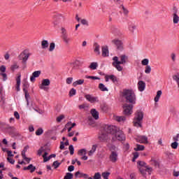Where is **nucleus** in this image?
I'll return each instance as SVG.
<instances>
[{"mask_svg": "<svg viewBox=\"0 0 179 179\" xmlns=\"http://www.w3.org/2000/svg\"><path fill=\"white\" fill-rule=\"evenodd\" d=\"M106 132L112 135V141L115 142V141H119L122 142L125 141L126 137L124 131L120 130L115 126H108L106 127Z\"/></svg>", "mask_w": 179, "mask_h": 179, "instance_id": "nucleus-1", "label": "nucleus"}, {"mask_svg": "<svg viewBox=\"0 0 179 179\" xmlns=\"http://www.w3.org/2000/svg\"><path fill=\"white\" fill-rule=\"evenodd\" d=\"M120 60H118V57L115 56L113 57L112 65L114 68L117 69V71L121 72L124 69V68L121 65H124L127 64V61H128V56L125 55H122L119 57Z\"/></svg>", "mask_w": 179, "mask_h": 179, "instance_id": "nucleus-2", "label": "nucleus"}, {"mask_svg": "<svg viewBox=\"0 0 179 179\" xmlns=\"http://www.w3.org/2000/svg\"><path fill=\"white\" fill-rule=\"evenodd\" d=\"M122 97L125 99L126 103L129 104H136V95L132 90H123Z\"/></svg>", "mask_w": 179, "mask_h": 179, "instance_id": "nucleus-3", "label": "nucleus"}, {"mask_svg": "<svg viewBox=\"0 0 179 179\" xmlns=\"http://www.w3.org/2000/svg\"><path fill=\"white\" fill-rule=\"evenodd\" d=\"M143 121V112L137 111L134 118L133 124L137 128H142V122Z\"/></svg>", "mask_w": 179, "mask_h": 179, "instance_id": "nucleus-4", "label": "nucleus"}, {"mask_svg": "<svg viewBox=\"0 0 179 179\" xmlns=\"http://www.w3.org/2000/svg\"><path fill=\"white\" fill-rule=\"evenodd\" d=\"M29 57H30V53H28L27 51L24 50L20 54L18 58L20 61H22L23 68H26V64L27 60L29 59Z\"/></svg>", "mask_w": 179, "mask_h": 179, "instance_id": "nucleus-5", "label": "nucleus"}, {"mask_svg": "<svg viewBox=\"0 0 179 179\" xmlns=\"http://www.w3.org/2000/svg\"><path fill=\"white\" fill-rule=\"evenodd\" d=\"M133 108H134V104L124 103L123 105V114L127 116L131 115V114L134 113Z\"/></svg>", "mask_w": 179, "mask_h": 179, "instance_id": "nucleus-6", "label": "nucleus"}, {"mask_svg": "<svg viewBox=\"0 0 179 179\" xmlns=\"http://www.w3.org/2000/svg\"><path fill=\"white\" fill-rule=\"evenodd\" d=\"M62 37L65 44H69L71 38L68 37V32H66V29L64 27L62 28Z\"/></svg>", "mask_w": 179, "mask_h": 179, "instance_id": "nucleus-7", "label": "nucleus"}, {"mask_svg": "<svg viewBox=\"0 0 179 179\" xmlns=\"http://www.w3.org/2000/svg\"><path fill=\"white\" fill-rule=\"evenodd\" d=\"M109 160L112 163H117L118 160V152L117 151H112L109 156Z\"/></svg>", "mask_w": 179, "mask_h": 179, "instance_id": "nucleus-8", "label": "nucleus"}, {"mask_svg": "<svg viewBox=\"0 0 179 179\" xmlns=\"http://www.w3.org/2000/svg\"><path fill=\"white\" fill-rule=\"evenodd\" d=\"M50 85H51V81L50 80V79H43L40 86V89H41L42 90H45L47 88L44 86H50Z\"/></svg>", "mask_w": 179, "mask_h": 179, "instance_id": "nucleus-9", "label": "nucleus"}, {"mask_svg": "<svg viewBox=\"0 0 179 179\" xmlns=\"http://www.w3.org/2000/svg\"><path fill=\"white\" fill-rule=\"evenodd\" d=\"M107 128L105 129V132H102L99 136V139L101 141V142H104V141H107L108 139V134L106 131Z\"/></svg>", "mask_w": 179, "mask_h": 179, "instance_id": "nucleus-10", "label": "nucleus"}, {"mask_svg": "<svg viewBox=\"0 0 179 179\" xmlns=\"http://www.w3.org/2000/svg\"><path fill=\"white\" fill-rule=\"evenodd\" d=\"M140 172L141 174H146V173H151L152 167H149L148 166H140L139 167Z\"/></svg>", "mask_w": 179, "mask_h": 179, "instance_id": "nucleus-11", "label": "nucleus"}, {"mask_svg": "<svg viewBox=\"0 0 179 179\" xmlns=\"http://www.w3.org/2000/svg\"><path fill=\"white\" fill-rule=\"evenodd\" d=\"M136 142L138 143H148V137L146 136H138L136 138Z\"/></svg>", "mask_w": 179, "mask_h": 179, "instance_id": "nucleus-12", "label": "nucleus"}, {"mask_svg": "<svg viewBox=\"0 0 179 179\" xmlns=\"http://www.w3.org/2000/svg\"><path fill=\"white\" fill-rule=\"evenodd\" d=\"M40 75H41V71H34L30 77L31 82H36V78H38Z\"/></svg>", "mask_w": 179, "mask_h": 179, "instance_id": "nucleus-13", "label": "nucleus"}, {"mask_svg": "<svg viewBox=\"0 0 179 179\" xmlns=\"http://www.w3.org/2000/svg\"><path fill=\"white\" fill-rule=\"evenodd\" d=\"M20 78H22V75L20 73L17 74V76L16 78V85H15V89L17 90V92H20V82H21V79Z\"/></svg>", "mask_w": 179, "mask_h": 179, "instance_id": "nucleus-14", "label": "nucleus"}, {"mask_svg": "<svg viewBox=\"0 0 179 179\" xmlns=\"http://www.w3.org/2000/svg\"><path fill=\"white\" fill-rule=\"evenodd\" d=\"M112 43H113V44L116 45L117 50H122L123 46H122V42L121 41L115 39L112 41Z\"/></svg>", "mask_w": 179, "mask_h": 179, "instance_id": "nucleus-15", "label": "nucleus"}, {"mask_svg": "<svg viewBox=\"0 0 179 179\" xmlns=\"http://www.w3.org/2000/svg\"><path fill=\"white\" fill-rule=\"evenodd\" d=\"M146 88V83L142 80L138 81V89L139 92H143Z\"/></svg>", "mask_w": 179, "mask_h": 179, "instance_id": "nucleus-16", "label": "nucleus"}, {"mask_svg": "<svg viewBox=\"0 0 179 179\" xmlns=\"http://www.w3.org/2000/svg\"><path fill=\"white\" fill-rule=\"evenodd\" d=\"M85 97L88 101H90V103H94L95 101H97V97H94L90 94H87Z\"/></svg>", "mask_w": 179, "mask_h": 179, "instance_id": "nucleus-17", "label": "nucleus"}, {"mask_svg": "<svg viewBox=\"0 0 179 179\" xmlns=\"http://www.w3.org/2000/svg\"><path fill=\"white\" fill-rule=\"evenodd\" d=\"M23 170H30V173H34L36 171V166H33V164H31L28 166H24L23 168Z\"/></svg>", "mask_w": 179, "mask_h": 179, "instance_id": "nucleus-18", "label": "nucleus"}, {"mask_svg": "<svg viewBox=\"0 0 179 179\" xmlns=\"http://www.w3.org/2000/svg\"><path fill=\"white\" fill-rule=\"evenodd\" d=\"M102 57H108V46L102 47Z\"/></svg>", "mask_w": 179, "mask_h": 179, "instance_id": "nucleus-19", "label": "nucleus"}, {"mask_svg": "<svg viewBox=\"0 0 179 179\" xmlns=\"http://www.w3.org/2000/svg\"><path fill=\"white\" fill-rule=\"evenodd\" d=\"M114 118L115 121H117V122H124V121L127 120L125 116H115Z\"/></svg>", "mask_w": 179, "mask_h": 179, "instance_id": "nucleus-20", "label": "nucleus"}, {"mask_svg": "<svg viewBox=\"0 0 179 179\" xmlns=\"http://www.w3.org/2000/svg\"><path fill=\"white\" fill-rule=\"evenodd\" d=\"M90 113L94 120H97L99 118V112L96 110V109H92Z\"/></svg>", "mask_w": 179, "mask_h": 179, "instance_id": "nucleus-21", "label": "nucleus"}, {"mask_svg": "<svg viewBox=\"0 0 179 179\" xmlns=\"http://www.w3.org/2000/svg\"><path fill=\"white\" fill-rule=\"evenodd\" d=\"M83 83H85V80L80 79V80H78L75 81L74 83H73V86L74 87H76V86H78L79 85H83Z\"/></svg>", "mask_w": 179, "mask_h": 179, "instance_id": "nucleus-22", "label": "nucleus"}, {"mask_svg": "<svg viewBox=\"0 0 179 179\" xmlns=\"http://www.w3.org/2000/svg\"><path fill=\"white\" fill-rule=\"evenodd\" d=\"M108 78L113 82V83H118V79L115 75H109Z\"/></svg>", "mask_w": 179, "mask_h": 179, "instance_id": "nucleus-23", "label": "nucleus"}, {"mask_svg": "<svg viewBox=\"0 0 179 179\" xmlns=\"http://www.w3.org/2000/svg\"><path fill=\"white\" fill-rule=\"evenodd\" d=\"M99 89L101 90V92H108V89L106 88V85H104L103 83H99Z\"/></svg>", "mask_w": 179, "mask_h": 179, "instance_id": "nucleus-24", "label": "nucleus"}, {"mask_svg": "<svg viewBox=\"0 0 179 179\" xmlns=\"http://www.w3.org/2000/svg\"><path fill=\"white\" fill-rule=\"evenodd\" d=\"M96 149H97V145H93L92 147V149L88 153L89 156H93V153L96 152Z\"/></svg>", "mask_w": 179, "mask_h": 179, "instance_id": "nucleus-25", "label": "nucleus"}, {"mask_svg": "<svg viewBox=\"0 0 179 179\" xmlns=\"http://www.w3.org/2000/svg\"><path fill=\"white\" fill-rule=\"evenodd\" d=\"M94 47H95L94 49V52H98V54L100 55V45H99L97 43H95L94 44Z\"/></svg>", "mask_w": 179, "mask_h": 179, "instance_id": "nucleus-26", "label": "nucleus"}, {"mask_svg": "<svg viewBox=\"0 0 179 179\" xmlns=\"http://www.w3.org/2000/svg\"><path fill=\"white\" fill-rule=\"evenodd\" d=\"M41 47L43 49L48 48V41L43 40L41 41Z\"/></svg>", "mask_w": 179, "mask_h": 179, "instance_id": "nucleus-27", "label": "nucleus"}, {"mask_svg": "<svg viewBox=\"0 0 179 179\" xmlns=\"http://www.w3.org/2000/svg\"><path fill=\"white\" fill-rule=\"evenodd\" d=\"M162 90H159L157 92V95L155 97V103H157V101H159V99H160V96H162Z\"/></svg>", "mask_w": 179, "mask_h": 179, "instance_id": "nucleus-28", "label": "nucleus"}, {"mask_svg": "<svg viewBox=\"0 0 179 179\" xmlns=\"http://www.w3.org/2000/svg\"><path fill=\"white\" fill-rule=\"evenodd\" d=\"M136 152H139V150H145V145L137 144V147L134 148Z\"/></svg>", "mask_w": 179, "mask_h": 179, "instance_id": "nucleus-29", "label": "nucleus"}, {"mask_svg": "<svg viewBox=\"0 0 179 179\" xmlns=\"http://www.w3.org/2000/svg\"><path fill=\"white\" fill-rule=\"evenodd\" d=\"M179 22V17H178V15H177V13H175L173 14V23L175 24H177V23H178Z\"/></svg>", "mask_w": 179, "mask_h": 179, "instance_id": "nucleus-30", "label": "nucleus"}, {"mask_svg": "<svg viewBox=\"0 0 179 179\" xmlns=\"http://www.w3.org/2000/svg\"><path fill=\"white\" fill-rule=\"evenodd\" d=\"M97 66H98L97 62H92L89 66V68H90V69L94 70V69H97Z\"/></svg>", "mask_w": 179, "mask_h": 179, "instance_id": "nucleus-31", "label": "nucleus"}, {"mask_svg": "<svg viewBox=\"0 0 179 179\" xmlns=\"http://www.w3.org/2000/svg\"><path fill=\"white\" fill-rule=\"evenodd\" d=\"M43 133H44V130H43V128H38V129L36 131V136H40L41 135H43Z\"/></svg>", "mask_w": 179, "mask_h": 179, "instance_id": "nucleus-32", "label": "nucleus"}, {"mask_svg": "<svg viewBox=\"0 0 179 179\" xmlns=\"http://www.w3.org/2000/svg\"><path fill=\"white\" fill-rule=\"evenodd\" d=\"M10 69L13 72H15L16 69H19V65H17V63H14L13 65H11Z\"/></svg>", "mask_w": 179, "mask_h": 179, "instance_id": "nucleus-33", "label": "nucleus"}, {"mask_svg": "<svg viewBox=\"0 0 179 179\" xmlns=\"http://www.w3.org/2000/svg\"><path fill=\"white\" fill-rule=\"evenodd\" d=\"M29 83H24V84H23V88H22V90H23V92H28L27 91V89H29Z\"/></svg>", "mask_w": 179, "mask_h": 179, "instance_id": "nucleus-34", "label": "nucleus"}, {"mask_svg": "<svg viewBox=\"0 0 179 179\" xmlns=\"http://www.w3.org/2000/svg\"><path fill=\"white\" fill-rule=\"evenodd\" d=\"M73 174L71 173H66V176H64V179H73Z\"/></svg>", "mask_w": 179, "mask_h": 179, "instance_id": "nucleus-35", "label": "nucleus"}, {"mask_svg": "<svg viewBox=\"0 0 179 179\" xmlns=\"http://www.w3.org/2000/svg\"><path fill=\"white\" fill-rule=\"evenodd\" d=\"M86 79H92L93 80H100V78L96 76H86Z\"/></svg>", "mask_w": 179, "mask_h": 179, "instance_id": "nucleus-36", "label": "nucleus"}, {"mask_svg": "<svg viewBox=\"0 0 179 179\" xmlns=\"http://www.w3.org/2000/svg\"><path fill=\"white\" fill-rule=\"evenodd\" d=\"M75 176L76 178H83V173H80V171H77L75 173Z\"/></svg>", "mask_w": 179, "mask_h": 179, "instance_id": "nucleus-37", "label": "nucleus"}, {"mask_svg": "<svg viewBox=\"0 0 179 179\" xmlns=\"http://www.w3.org/2000/svg\"><path fill=\"white\" fill-rule=\"evenodd\" d=\"M150 164L152 166H155V167H159V162L155 160V159H151L150 160Z\"/></svg>", "mask_w": 179, "mask_h": 179, "instance_id": "nucleus-38", "label": "nucleus"}, {"mask_svg": "<svg viewBox=\"0 0 179 179\" xmlns=\"http://www.w3.org/2000/svg\"><path fill=\"white\" fill-rule=\"evenodd\" d=\"M75 94H76V90L72 88L69 92V96L72 97L73 96H75Z\"/></svg>", "mask_w": 179, "mask_h": 179, "instance_id": "nucleus-39", "label": "nucleus"}, {"mask_svg": "<svg viewBox=\"0 0 179 179\" xmlns=\"http://www.w3.org/2000/svg\"><path fill=\"white\" fill-rule=\"evenodd\" d=\"M25 94V99L27 101V106H29V97H30V94H29L28 91H27V92H24Z\"/></svg>", "mask_w": 179, "mask_h": 179, "instance_id": "nucleus-40", "label": "nucleus"}, {"mask_svg": "<svg viewBox=\"0 0 179 179\" xmlns=\"http://www.w3.org/2000/svg\"><path fill=\"white\" fill-rule=\"evenodd\" d=\"M141 64H142V65H143V66H148V64H149V59H143L141 61Z\"/></svg>", "mask_w": 179, "mask_h": 179, "instance_id": "nucleus-41", "label": "nucleus"}, {"mask_svg": "<svg viewBox=\"0 0 179 179\" xmlns=\"http://www.w3.org/2000/svg\"><path fill=\"white\" fill-rule=\"evenodd\" d=\"M109 176H110V172L102 173V177L103 179H108Z\"/></svg>", "mask_w": 179, "mask_h": 179, "instance_id": "nucleus-42", "label": "nucleus"}, {"mask_svg": "<svg viewBox=\"0 0 179 179\" xmlns=\"http://www.w3.org/2000/svg\"><path fill=\"white\" fill-rule=\"evenodd\" d=\"M150 72H152V67H150V66H146L145 69V73H150Z\"/></svg>", "mask_w": 179, "mask_h": 179, "instance_id": "nucleus-43", "label": "nucleus"}, {"mask_svg": "<svg viewBox=\"0 0 179 179\" xmlns=\"http://www.w3.org/2000/svg\"><path fill=\"white\" fill-rule=\"evenodd\" d=\"M135 29H136V26L135 25H129V30L131 31V33H134L135 31Z\"/></svg>", "mask_w": 179, "mask_h": 179, "instance_id": "nucleus-44", "label": "nucleus"}, {"mask_svg": "<svg viewBox=\"0 0 179 179\" xmlns=\"http://www.w3.org/2000/svg\"><path fill=\"white\" fill-rule=\"evenodd\" d=\"M64 118H65V115H61L57 117L56 121H57V122H61V121H62V120H64Z\"/></svg>", "mask_w": 179, "mask_h": 179, "instance_id": "nucleus-45", "label": "nucleus"}, {"mask_svg": "<svg viewBox=\"0 0 179 179\" xmlns=\"http://www.w3.org/2000/svg\"><path fill=\"white\" fill-rule=\"evenodd\" d=\"M54 50H55V43H51L50 45L49 51H54Z\"/></svg>", "mask_w": 179, "mask_h": 179, "instance_id": "nucleus-46", "label": "nucleus"}, {"mask_svg": "<svg viewBox=\"0 0 179 179\" xmlns=\"http://www.w3.org/2000/svg\"><path fill=\"white\" fill-rule=\"evenodd\" d=\"M171 146L172 149H177V148H178V143H177V141H175L171 143Z\"/></svg>", "mask_w": 179, "mask_h": 179, "instance_id": "nucleus-47", "label": "nucleus"}, {"mask_svg": "<svg viewBox=\"0 0 179 179\" xmlns=\"http://www.w3.org/2000/svg\"><path fill=\"white\" fill-rule=\"evenodd\" d=\"M78 155H80V156H83V155H86V150L81 149V150H78Z\"/></svg>", "mask_w": 179, "mask_h": 179, "instance_id": "nucleus-48", "label": "nucleus"}, {"mask_svg": "<svg viewBox=\"0 0 179 179\" xmlns=\"http://www.w3.org/2000/svg\"><path fill=\"white\" fill-rule=\"evenodd\" d=\"M173 80L176 81V83L179 82V73L173 76Z\"/></svg>", "mask_w": 179, "mask_h": 179, "instance_id": "nucleus-49", "label": "nucleus"}, {"mask_svg": "<svg viewBox=\"0 0 179 179\" xmlns=\"http://www.w3.org/2000/svg\"><path fill=\"white\" fill-rule=\"evenodd\" d=\"M94 179H101V174L99 172L96 173L94 176Z\"/></svg>", "mask_w": 179, "mask_h": 179, "instance_id": "nucleus-50", "label": "nucleus"}, {"mask_svg": "<svg viewBox=\"0 0 179 179\" xmlns=\"http://www.w3.org/2000/svg\"><path fill=\"white\" fill-rule=\"evenodd\" d=\"M53 166L55 169H58L59 166H61V162H58V161H55L53 162Z\"/></svg>", "mask_w": 179, "mask_h": 179, "instance_id": "nucleus-51", "label": "nucleus"}, {"mask_svg": "<svg viewBox=\"0 0 179 179\" xmlns=\"http://www.w3.org/2000/svg\"><path fill=\"white\" fill-rule=\"evenodd\" d=\"M137 164L138 166H140V167H145V166H146V164L145 163V162H142V161H138L137 162Z\"/></svg>", "mask_w": 179, "mask_h": 179, "instance_id": "nucleus-52", "label": "nucleus"}, {"mask_svg": "<svg viewBox=\"0 0 179 179\" xmlns=\"http://www.w3.org/2000/svg\"><path fill=\"white\" fill-rule=\"evenodd\" d=\"M22 156L23 159L25 160V162H27V163H30V162L31 161V158H29V157H26V155H22Z\"/></svg>", "mask_w": 179, "mask_h": 179, "instance_id": "nucleus-53", "label": "nucleus"}, {"mask_svg": "<svg viewBox=\"0 0 179 179\" xmlns=\"http://www.w3.org/2000/svg\"><path fill=\"white\" fill-rule=\"evenodd\" d=\"M73 80V78L69 77V78H66V83H67V85H71V83H72Z\"/></svg>", "mask_w": 179, "mask_h": 179, "instance_id": "nucleus-54", "label": "nucleus"}, {"mask_svg": "<svg viewBox=\"0 0 179 179\" xmlns=\"http://www.w3.org/2000/svg\"><path fill=\"white\" fill-rule=\"evenodd\" d=\"M27 149H29V145H26L24 148V150L22 151V156L26 155V152H27Z\"/></svg>", "mask_w": 179, "mask_h": 179, "instance_id": "nucleus-55", "label": "nucleus"}, {"mask_svg": "<svg viewBox=\"0 0 179 179\" xmlns=\"http://www.w3.org/2000/svg\"><path fill=\"white\" fill-rule=\"evenodd\" d=\"M69 150H70V155H73L75 149L73 148V145H71L69 147Z\"/></svg>", "mask_w": 179, "mask_h": 179, "instance_id": "nucleus-56", "label": "nucleus"}, {"mask_svg": "<svg viewBox=\"0 0 179 179\" xmlns=\"http://www.w3.org/2000/svg\"><path fill=\"white\" fill-rule=\"evenodd\" d=\"M138 157H139V154L137 152H134L132 162H135V160H136V159H138Z\"/></svg>", "mask_w": 179, "mask_h": 179, "instance_id": "nucleus-57", "label": "nucleus"}, {"mask_svg": "<svg viewBox=\"0 0 179 179\" xmlns=\"http://www.w3.org/2000/svg\"><path fill=\"white\" fill-rule=\"evenodd\" d=\"M14 117L16 118V120H20V115H19L17 111L14 112Z\"/></svg>", "mask_w": 179, "mask_h": 179, "instance_id": "nucleus-58", "label": "nucleus"}, {"mask_svg": "<svg viewBox=\"0 0 179 179\" xmlns=\"http://www.w3.org/2000/svg\"><path fill=\"white\" fill-rule=\"evenodd\" d=\"M59 149L61 150H64V149H65V144H64V141L60 142Z\"/></svg>", "mask_w": 179, "mask_h": 179, "instance_id": "nucleus-59", "label": "nucleus"}, {"mask_svg": "<svg viewBox=\"0 0 179 179\" xmlns=\"http://www.w3.org/2000/svg\"><path fill=\"white\" fill-rule=\"evenodd\" d=\"M1 76H3V80H6L8 79V76L5 73H0Z\"/></svg>", "mask_w": 179, "mask_h": 179, "instance_id": "nucleus-60", "label": "nucleus"}, {"mask_svg": "<svg viewBox=\"0 0 179 179\" xmlns=\"http://www.w3.org/2000/svg\"><path fill=\"white\" fill-rule=\"evenodd\" d=\"M44 151V149L43 147H41L38 150V156H41L43 155V152Z\"/></svg>", "mask_w": 179, "mask_h": 179, "instance_id": "nucleus-61", "label": "nucleus"}, {"mask_svg": "<svg viewBox=\"0 0 179 179\" xmlns=\"http://www.w3.org/2000/svg\"><path fill=\"white\" fill-rule=\"evenodd\" d=\"M7 160H8V162H9L10 163V164H15V159L10 158V157H8Z\"/></svg>", "mask_w": 179, "mask_h": 179, "instance_id": "nucleus-62", "label": "nucleus"}, {"mask_svg": "<svg viewBox=\"0 0 179 179\" xmlns=\"http://www.w3.org/2000/svg\"><path fill=\"white\" fill-rule=\"evenodd\" d=\"M0 71L1 72H6V66L2 65L0 66Z\"/></svg>", "mask_w": 179, "mask_h": 179, "instance_id": "nucleus-63", "label": "nucleus"}, {"mask_svg": "<svg viewBox=\"0 0 179 179\" xmlns=\"http://www.w3.org/2000/svg\"><path fill=\"white\" fill-rule=\"evenodd\" d=\"M60 22H61V21H59V20L57 19L53 22V24L55 27H56V26H58V24H59Z\"/></svg>", "mask_w": 179, "mask_h": 179, "instance_id": "nucleus-64", "label": "nucleus"}]
</instances>
